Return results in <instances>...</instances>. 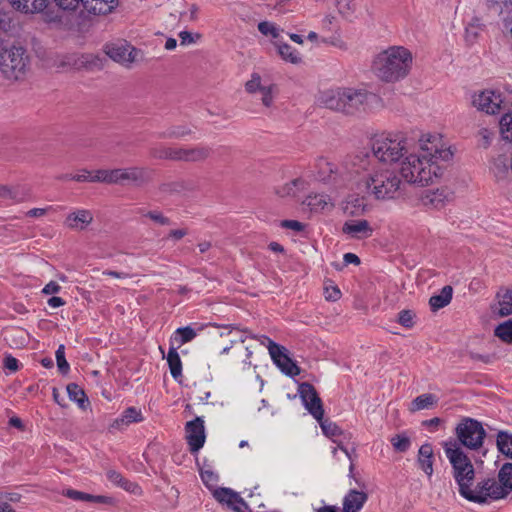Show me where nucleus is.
<instances>
[{
	"label": "nucleus",
	"instance_id": "19",
	"mask_svg": "<svg viewBox=\"0 0 512 512\" xmlns=\"http://www.w3.org/2000/svg\"><path fill=\"white\" fill-rule=\"evenodd\" d=\"M453 199V193L448 188L427 190L420 198L422 205L429 209H441Z\"/></svg>",
	"mask_w": 512,
	"mask_h": 512
},
{
	"label": "nucleus",
	"instance_id": "59",
	"mask_svg": "<svg viewBox=\"0 0 512 512\" xmlns=\"http://www.w3.org/2000/svg\"><path fill=\"white\" fill-rule=\"evenodd\" d=\"M179 38H180V44L183 46H186V45L195 43L196 40L201 38V34L196 33L195 35H193L189 31H181L179 33Z\"/></svg>",
	"mask_w": 512,
	"mask_h": 512
},
{
	"label": "nucleus",
	"instance_id": "36",
	"mask_svg": "<svg viewBox=\"0 0 512 512\" xmlns=\"http://www.w3.org/2000/svg\"><path fill=\"white\" fill-rule=\"evenodd\" d=\"M196 335L195 330L190 326L178 328L171 338L172 346L176 344V347L179 348L183 344L192 341Z\"/></svg>",
	"mask_w": 512,
	"mask_h": 512
},
{
	"label": "nucleus",
	"instance_id": "20",
	"mask_svg": "<svg viewBox=\"0 0 512 512\" xmlns=\"http://www.w3.org/2000/svg\"><path fill=\"white\" fill-rule=\"evenodd\" d=\"M93 213L88 209H76L65 217L64 226L70 230L83 231L93 222Z\"/></svg>",
	"mask_w": 512,
	"mask_h": 512
},
{
	"label": "nucleus",
	"instance_id": "4",
	"mask_svg": "<svg viewBox=\"0 0 512 512\" xmlns=\"http://www.w3.org/2000/svg\"><path fill=\"white\" fill-rule=\"evenodd\" d=\"M412 63L413 55L409 49L391 46L375 56L372 70L380 80L393 83L409 74Z\"/></svg>",
	"mask_w": 512,
	"mask_h": 512
},
{
	"label": "nucleus",
	"instance_id": "13",
	"mask_svg": "<svg viewBox=\"0 0 512 512\" xmlns=\"http://www.w3.org/2000/svg\"><path fill=\"white\" fill-rule=\"evenodd\" d=\"M114 185L142 187L152 180L153 172L147 167L115 168Z\"/></svg>",
	"mask_w": 512,
	"mask_h": 512
},
{
	"label": "nucleus",
	"instance_id": "15",
	"mask_svg": "<svg viewBox=\"0 0 512 512\" xmlns=\"http://www.w3.org/2000/svg\"><path fill=\"white\" fill-rule=\"evenodd\" d=\"M298 392L305 408L309 411V413L316 420H321L324 416V408L322 400L314 386L308 382H303L299 385Z\"/></svg>",
	"mask_w": 512,
	"mask_h": 512
},
{
	"label": "nucleus",
	"instance_id": "9",
	"mask_svg": "<svg viewBox=\"0 0 512 512\" xmlns=\"http://www.w3.org/2000/svg\"><path fill=\"white\" fill-rule=\"evenodd\" d=\"M457 443L463 445L469 450H479L484 443L486 431L481 422L465 417L455 428Z\"/></svg>",
	"mask_w": 512,
	"mask_h": 512
},
{
	"label": "nucleus",
	"instance_id": "21",
	"mask_svg": "<svg viewBox=\"0 0 512 512\" xmlns=\"http://www.w3.org/2000/svg\"><path fill=\"white\" fill-rule=\"evenodd\" d=\"M342 232L354 239H365L372 235L373 229L367 220H350L344 223Z\"/></svg>",
	"mask_w": 512,
	"mask_h": 512
},
{
	"label": "nucleus",
	"instance_id": "24",
	"mask_svg": "<svg viewBox=\"0 0 512 512\" xmlns=\"http://www.w3.org/2000/svg\"><path fill=\"white\" fill-rule=\"evenodd\" d=\"M118 5V0H84L82 8L89 14L106 15Z\"/></svg>",
	"mask_w": 512,
	"mask_h": 512
},
{
	"label": "nucleus",
	"instance_id": "51",
	"mask_svg": "<svg viewBox=\"0 0 512 512\" xmlns=\"http://www.w3.org/2000/svg\"><path fill=\"white\" fill-rule=\"evenodd\" d=\"M316 166L319 168V179L327 180L330 178L331 173L333 172L332 164L325 158H319L316 160Z\"/></svg>",
	"mask_w": 512,
	"mask_h": 512
},
{
	"label": "nucleus",
	"instance_id": "31",
	"mask_svg": "<svg viewBox=\"0 0 512 512\" xmlns=\"http://www.w3.org/2000/svg\"><path fill=\"white\" fill-rule=\"evenodd\" d=\"M438 397L432 393H425L412 400L409 411L414 413L424 409L434 408L438 404Z\"/></svg>",
	"mask_w": 512,
	"mask_h": 512
},
{
	"label": "nucleus",
	"instance_id": "25",
	"mask_svg": "<svg viewBox=\"0 0 512 512\" xmlns=\"http://www.w3.org/2000/svg\"><path fill=\"white\" fill-rule=\"evenodd\" d=\"M368 499L367 493L351 489L343 499V512H359Z\"/></svg>",
	"mask_w": 512,
	"mask_h": 512
},
{
	"label": "nucleus",
	"instance_id": "56",
	"mask_svg": "<svg viewBox=\"0 0 512 512\" xmlns=\"http://www.w3.org/2000/svg\"><path fill=\"white\" fill-rule=\"evenodd\" d=\"M62 179L73 180L76 182H92L93 172L83 169L75 175H65Z\"/></svg>",
	"mask_w": 512,
	"mask_h": 512
},
{
	"label": "nucleus",
	"instance_id": "17",
	"mask_svg": "<svg viewBox=\"0 0 512 512\" xmlns=\"http://www.w3.org/2000/svg\"><path fill=\"white\" fill-rule=\"evenodd\" d=\"M212 148L206 145L177 147V161L188 163L204 162L210 158Z\"/></svg>",
	"mask_w": 512,
	"mask_h": 512
},
{
	"label": "nucleus",
	"instance_id": "3",
	"mask_svg": "<svg viewBox=\"0 0 512 512\" xmlns=\"http://www.w3.org/2000/svg\"><path fill=\"white\" fill-rule=\"evenodd\" d=\"M318 103L346 116H359L383 107L377 94L363 87L336 86L318 93Z\"/></svg>",
	"mask_w": 512,
	"mask_h": 512
},
{
	"label": "nucleus",
	"instance_id": "63",
	"mask_svg": "<svg viewBox=\"0 0 512 512\" xmlns=\"http://www.w3.org/2000/svg\"><path fill=\"white\" fill-rule=\"evenodd\" d=\"M201 478L203 482L211 489L213 490L214 483L217 480L216 475L213 472L205 471L201 473Z\"/></svg>",
	"mask_w": 512,
	"mask_h": 512
},
{
	"label": "nucleus",
	"instance_id": "62",
	"mask_svg": "<svg viewBox=\"0 0 512 512\" xmlns=\"http://www.w3.org/2000/svg\"><path fill=\"white\" fill-rule=\"evenodd\" d=\"M281 226L283 228L291 229L297 232L302 231L304 229V225L297 220H283L281 222Z\"/></svg>",
	"mask_w": 512,
	"mask_h": 512
},
{
	"label": "nucleus",
	"instance_id": "49",
	"mask_svg": "<svg viewBox=\"0 0 512 512\" xmlns=\"http://www.w3.org/2000/svg\"><path fill=\"white\" fill-rule=\"evenodd\" d=\"M390 442L396 452L404 453L411 445L410 438L404 434H397L390 439Z\"/></svg>",
	"mask_w": 512,
	"mask_h": 512
},
{
	"label": "nucleus",
	"instance_id": "10",
	"mask_svg": "<svg viewBox=\"0 0 512 512\" xmlns=\"http://www.w3.org/2000/svg\"><path fill=\"white\" fill-rule=\"evenodd\" d=\"M506 498L503 489L498 479L496 478H483L477 482L475 487H472L465 499L478 503L485 504L489 500H499Z\"/></svg>",
	"mask_w": 512,
	"mask_h": 512
},
{
	"label": "nucleus",
	"instance_id": "23",
	"mask_svg": "<svg viewBox=\"0 0 512 512\" xmlns=\"http://www.w3.org/2000/svg\"><path fill=\"white\" fill-rule=\"evenodd\" d=\"M497 303L491 309L499 317H506L512 314V290L500 289L496 294Z\"/></svg>",
	"mask_w": 512,
	"mask_h": 512
},
{
	"label": "nucleus",
	"instance_id": "28",
	"mask_svg": "<svg viewBox=\"0 0 512 512\" xmlns=\"http://www.w3.org/2000/svg\"><path fill=\"white\" fill-rule=\"evenodd\" d=\"M307 182L302 178H296L275 189V193L281 198H293L306 190Z\"/></svg>",
	"mask_w": 512,
	"mask_h": 512
},
{
	"label": "nucleus",
	"instance_id": "40",
	"mask_svg": "<svg viewBox=\"0 0 512 512\" xmlns=\"http://www.w3.org/2000/svg\"><path fill=\"white\" fill-rule=\"evenodd\" d=\"M278 53L283 60L289 61L293 64H297L301 61L299 53L293 49L289 44L279 42L276 44Z\"/></svg>",
	"mask_w": 512,
	"mask_h": 512
},
{
	"label": "nucleus",
	"instance_id": "34",
	"mask_svg": "<svg viewBox=\"0 0 512 512\" xmlns=\"http://www.w3.org/2000/svg\"><path fill=\"white\" fill-rule=\"evenodd\" d=\"M497 479L507 497L512 491V463H504L498 471Z\"/></svg>",
	"mask_w": 512,
	"mask_h": 512
},
{
	"label": "nucleus",
	"instance_id": "11",
	"mask_svg": "<svg viewBox=\"0 0 512 512\" xmlns=\"http://www.w3.org/2000/svg\"><path fill=\"white\" fill-rule=\"evenodd\" d=\"M104 51L109 58L126 68L142 61L144 55L142 50L137 49L127 41L106 44Z\"/></svg>",
	"mask_w": 512,
	"mask_h": 512
},
{
	"label": "nucleus",
	"instance_id": "57",
	"mask_svg": "<svg viewBox=\"0 0 512 512\" xmlns=\"http://www.w3.org/2000/svg\"><path fill=\"white\" fill-rule=\"evenodd\" d=\"M414 316L411 310H402L398 315V322L406 328H411L414 324Z\"/></svg>",
	"mask_w": 512,
	"mask_h": 512
},
{
	"label": "nucleus",
	"instance_id": "14",
	"mask_svg": "<svg viewBox=\"0 0 512 512\" xmlns=\"http://www.w3.org/2000/svg\"><path fill=\"white\" fill-rule=\"evenodd\" d=\"M472 104L477 110L494 115L505 110L509 103L499 91L483 90L473 96Z\"/></svg>",
	"mask_w": 512,
	"mask_h": 512
},
{
	"label": "nucleus",
	"instance_id": "32",
	"mask_svg": "<svg viewBox=\"0 0 512 512\" xmlns=\"http://www.w3.org/2000/svg\"><path fill=\"white\" fill-rule=\"evenodd\" d=\"M194 130L188 125H174L160 132L158 137L161 139H183L191 136Z\"/></svg>",
	"mask_w": 512,
	"mask_h": 512
},
{
	"label": "nucleus",
	"instance_id": "37",
	"mask_svg": "<svg viewBox=\"0 0 512 512\" xmlns=\"http://www.w3.org/2000/svg\"><path fill=\"white\" fill-rule=\"evenodd\" d=\"M149 155L154 159L177 161V147L163 145L152 147Z\"/></svg>",
	"mask_w": 512,
	"mask_h": 512
},
{
	"label": "nucleus",
	"instance_id": "26",
	"mask_svg": "<svg viewBox=\"0 0 512 512\" xmlns=\"http://www.w3.org/2000/svg\"><path fill=\"white\" fill-rule=\"evenodd\" d=\"M143 420L142 413L135 407L127 408L119 418H116L109 426L110 431L123 430L131 423L141 422Z\"/></svg>",
	"mask_w": 512,
	"mask_h": 512
},
{
	"label": "nucleus",
	"instance_id": "18",
	"mask_svg": "<svg viewBox=\"0 0 512 512\" xmlns=\"http://www.w3.org/2000/svg\"><path fill=\"white\" fill-rule=\"evenodd\" d=\"M212 494L219 503L226 505L234 512H245L248 508L240 495L230 488H214Z\"/></svg>",
	"mask_w": 512,
	"mask_h": 512
},
{
	"label": "nucleus",
	"instance_id": "41",
	"mask_svg": "<svg viewBox=\"0 0 512 512\" xmlns=\"http://www.w3.org/2000/svg\"><path fill=\"white\" fill-rule=\"evenodd\" d=\"M275 363L281 369L282 372L289 376H296L300 373L299 367L287 354L282 356V358L277 359V362Z\"/></svg>",
	"mask_w": 512,
	"mask_h": 512
},
{
	"label": "nucleus",
	"instance_id": "27",
	"mask_svg": "<svg viewBox=\"0 0 512 512\" xmlns=\"http://www.w3.org/2000/svg\"><path fill=\"white\" fill-rule=\"evenodd\" d=\"M485 29L483 19L479 16H473L469 22H467L464 31V40L467 45H474L482 32Z\"/></svg>",
	"mask_w": 512,
	"mask_h": 512
},
{
	"label": "nucleus",
	"instance_id": "33",
	"mask_svg": "<svg viewBox=\"0 0 512 512\" xmlns=\"http://www.w3.org/2000/svg\"><path fill=\"white\" fill-rule=\"evenodd\" d=\"M453 289L451 286H444L438 295H433L429 299V305L433 311H437L447 306L452 300Z\"/></svg>",
	"mask_w": 512,
	"mask_h": 512
},
{
	"label": "nucleus",
	"instance_id": "61",
	"mask_svg": "<svg viewBox=\"0 0 512 512\" xmlns=\"http://www.w3.org/2000/svg\"><path fill=\"white\" fill-rule=\"evenodd\" d=\"M88 502L109 505V506H113L116 504V500L113 497L105 496V495H92V494H90V498H89Z\"/></svg>",
	"mask_w": 512,
	"mask_h": 512
},
{
	"label": "nucleus",
	"instance_id": "2",
	"mask_svg": "<svg viewBox=\"0 0 512 512\" xmlns=\"http://www.w3.org/2000/svg\"><path fill=\"white\" fill-rule=\"evenodd\" d=\"M352 171L359 192L375 200H391L400 195L401 179L396 171L375 163L368 154L354 157Z\"/></svg>",
	"mask_w": 512,
	"mask_h": 512
},
{
	"label": "nucleus",
	"instance_id": "29",
	"mask_svg": "<svg viewBox=\"0 0 512 512\" xmlns=\"http://www.w3.org/2000/svg\"><path fill=\"white\" fill-rule=\"evenodd\" d=\"M106 475L110 482L116 486L121 487L125 491L135 495H140L142 493V490L137 483L131 482L124 478L118 471L110 469L107 471Z\"/></svg>",
	"mask_w": 512,
	"mask_h": 512
},
{
	"label": "nucleus",
	"instance_id": "12",
	"mask_svg": "<svg viewBox=\"0 0 512 512\" xmlns=\"http://www.w3.org/2000/svg\"><path fill=\"white\" fill-rule=\"evenodd\" d=\"M49 0H9L12 7L21 13H39L43 11ZM57 6L63 11H76L82 7L84 0H54Z\"/></svg>",
	"mask_w": 512,
	"mask_h": 512
},
{
	"label": "nucleus",
	"instance_id": "16",
	"mask_svg": "<svg viewBox=\"0 0 512 512\" xmlns=\"http://www.w3.org/2000/svg\"><path fill=\"white\" fill-rule=\"evenodd\" d=\"M186 441L191 453H197L206 440L204 421L201 417H196L188 421L185 425Z\"/></svg>",
	"mask_w": 512,
	"mask_h": 512
},
{
	"label": "nucleus",
	"instance_id": "50",
	"mask_svg": "<svg viewBox=\"0 0 512 512\" xmlns=\"http://www.w3.org/2000/svg\"><path fill=\"white\" fill-rule=\"evenodd\" d=\"M320 424V427L323 431V433L327 437H334L341 434L340 428L337 426L336 423L332 422L329 419H324V417L321 420H317Z\"/></svg>",
	"mask_w": 512,
	"mask_h": 512
},
{
	"label": "nucleus",
	"instance_id": "22",
	"mask_svg": "<svg viewBox=\"0 0 512 512\" xmlns=\"http://www.w3.org/2000/svg\"><path fill=\"white\" fill-rule=\"evenodd\" d=\"M419 468L430 478L434 472V450L430 443L420 446L417 454Z\"/></svg>",
	"mask_w": 512,
	"mask_h": 512
},
{
	"label": "nucleus",
	"instance_id": "8",
	"mask_svg": "<svg viewBox=\"0 0 512 512\" xmlns=\"http://www.w3.org/2000/svg\"><path fill=\"white\" fill-rule=\"evenodd\" d=\"M31 66L27 50L22 46L4 47L0 52V71L10 81L24 80Z\"/></svg>",
	"mask_w": 512,
	"mask_h": 512
},
{
	"label": "nucleus",
	"instance_id": "30",
	"mask_svg": "<svg viewBox=\"0 0 512 512\" xmlns=\"http://www.w3.org/2000/svg\"><path fill=\"white\" fill-rule=\"evenodd\" d=\"M303 204L307 205L314 212L331 209L334 206L330 197L326 194H310L303 201Z\"/></svg>",
	"mask_w": 512,
	"mask_h": 512
},
{
	"label": "nucleus",
	"instance_id": "53",
	"mask_svg": "<svg viewBox=\"0 0 512 512\" xmlns=\"http://www.w3.org/2000/svg\"><path fill=\"white\" fill-rule=\"evenodd\" d=\"M277 92L275 84L267 85V88L263 92H261V102L264 107L270 108L274 103V96Z\"/></svg>",
	"mask_w": 512,
	"mask_h": 512
},
{
	"label": "nucleus",
	"instance_id": "64",
	"mask_svg": "<svg viewBox=\"0 0 512 512\" xmlns=\"http://www.w3.org/2000/svg\"><path fill=\"white\" fill-rule=\"evenodd\" d=\"M188 234V230L186 228L173 229L168 233V238L173 239L175 241L181 240Z\"/></svg>",
	"mask_w": 512,
	"mask_h": 512
},
{
	"label": "nucleus",
	"instance_id": "42",
	"mask_svg": "<svg viewBox=\"0 0 512 512\" xmlns=\"http://www.w3.org/2000/svg\"><path fill=\"white\" fill-rule=\"evenodd\" d=\"M494 335L505 343H512V320H507L497 325Z\"/></svg>",
	"mask_w": 512,
	"mask_h": 512
},
{
	"label": "nucleus",
	"instance_id": "43",
	"mask_svg": "<svg viewBox=\"0 0 512 512\" xmlns=\"http://www.w3.org/2000/svg\"><path fill=\"white\" fill-rule=\"evenodd\" d=\"M67 393L72 401L78 403L80 407H84V403L87 401L84 390L75 383H70L67 386Z\"/></svg>",
	"mask_w": 512,
	"mask_h": 512
},
{
	"label": "nucleus",
	"instance_id": "7",
	"mask_svg": "<svg viewBox=\"0 0 512 512\" xmlns=\"http://www.w3.org/2000/svg\"><path fill=\"white\" fill-rule=\"evenodd\" d=\"M239 334L236 340H232V343L234 345L230 347H225L222 350V354H229L232 352V357L235 362H241L246 365H250L249 359L252 355V352L248 349V347L243 346V343L246 341L248 337L252 339L258 340L262 345L266 346L268 348L269 354L274 362H277V359L282 358L286 354V349L284 346H281L274 341H272L269 337L265 335L257 336L253 335L248 330H241L237 327L232 328L229 331V335L233 333Z\"/></svg>",
	"mask_w": 512,
	"mask_h": 512
},
{
	"label": "nucleus",
	"instance_id": "46",
	"mask_svg": "<svg viewBox=\"0 0 512 512\" xmlns=\"http://www.w3.org/2000/svg\"><path fill=\"white\" fill-rule=\"evenodd\" d=\"M499 125L503 139L506 141H512V112L504 114Z\"/></svg>",
	"mask_w": 512,
	"mask_h": 512
},
{
	"label": "nucleus",
	"instance_id": "58",
	"mask_svg": "<svg viewBox=\"0 0 512 512\" xmlns=\"http://www.w3.org/2000/svg\"><path fill=\"white\" fill-rule=\"evenodd\" d=\"M63 495L72 499V500H75V501H86L88 502L89 501V498H90V494L88 493H85V492H81V491H77V490H74V489H67L65 491H63Z\"/></svg>",
	"mask_w": 512,
	"mask_h": 512
},
{
	"label": "nucleus",
	"instance_id": "1",
	"mask_svg": "<svg viewBox=\"0 0 512 512\" xmlns=\"http://www.w3.org/2000/svg\"><path fill=\"white\" fill-rule=\"evenodd\" d=\"M419 150V154L408 152L400 173L408 183L428 185L443 174L444 166L440 162H449L453 152L437 134L423 135L419 139Z\"/></svg>",
	"mask_w": 512,
	"mask_h": 512
},
{
	"label": "nucleus",
	"instance_id": "38",
	"mask_svg": "<svg viewBox=\"0 0 512 512\" xmlns=\"http://www.w3.org/2000/svg\"><path fill=\"white\" fill-rule=\"evenodd\" d=\"M493 172L498 179H504L511 173L510 158L505 155H499L494 159Z\"/></svg>",
	"mask_w": 512,
	"mask_h": 512
},
{
	"label": "nucleus",
	"instance_id": "54",
	"mask_svg": "<svg viewBox=\"0 0 512 512\" xmlns=\"http://www.w3.org/2000/svg\"><path fill=\"white\" fill-rule=\"evenodd\" d=\"M258 30L265 36H271L275 39L279 37V29L271 22H260L258 24Z\"/></svg>",
	"mask_w": 512,
	"mask_h": 512
},
{
	"label": "nucleus",
	"instance_id": "35",
	"mask_svg": "<svg viewBox=\"0 0 512 512\" xmlns=\"http://www.w3.org/2000/svg\"><path fill=\"white\" fill-rule=\"evenodd\" d=\"M167 362L169 365L170 373L174 379L182 376V362L177 352V347H170L167 354Z\"/></svg>",
	"mask_w": 512,
	"mask_h": 512
},
{
	"label": "nucleus",
	"instance_id": "60",
	"mask_svg": "<svg viewBox=\"0 0 512 512\" xmlns=\"http://www.w3.org/2000/svg\"><path fill=\"white\" fill-rule=\"evenodd\" d=\"M324 296L327 301H337L341 297V291L336 285L325 286Z\"/></svg>",
	"mask_w": 512,
	"mask_h": 512
},
{
	"label": "nucleus",
	"instance_id": "6",
	"mask_svg": "<svg viewBox=\"0 0 512 512\" xmlns=\"http://www.w3.org/2000/svg\"><path fill=\"white\" fill-rule=\"evenodd\" d=\"M371 151L381 163H397L408 154V141L401 133L384 132L371 139Z\"/></svg>",
	"mask_w": 512,
	"mask_h": 512
},
{
	"label": "nucleus",
	"instance_id": "5",
	"mask_svg": "<svg viewBox=\"0 0 512 512\" xmlns=\"http://www.w3.org/2000/svg\"><path fill=\"white\" fill-rule=\"evenodd\" d=\"M442 447L451 464L452 476L458 485L459 494L465 498L475 481L474 465L456 440L445 441L442 443Z\"/></svg>",
	"mask_w": 512,
	"mask_h": 512
},
{
	"label": "nucleus",
	"instance_id": "52",
	"mask_svg": "<svg viewBox=\"0 0 512 512\" xmlns=\"http://www.w3.org/2000/svg\"><path fill=\"white\" fill-rule=\"evenodd\" d=\"M490 9L498 11L500 14L512 12V0H486Z\"/></svg>",
	"mask_w": 512,
	"mask_h": 512
},
{
	"label": "nucleus",
	"instance_id": "44",
	"mask_svg": "<svg viewBox=\"0 0 512 512\" xmlns=\"http://www.w3.org/2000/svg\"><path fill=\"white\" fill-rule=\"evenodd\" d=\"M267 88L262 83V78L258 73H253L251 79L245 83V89L249 94L261 93Z\"/></svg>",
	"mask_w": 512,
	"mask_h": 512
},
{
	"label": "nucleus",
	"instance_id": "45",
	"mask_svg": "<svg viewBox=\"0 0 512 512\" xmlns=\"http://www.w3.org/2000/svg\"><path fill=\"white\" fill-rule=\"evenodd\" d=\"M115 169H98L93 172L92 182L114 185Z\"/></svg>",
	"mask_w": 512,
	"mask_h": 512
},
{
	"label": "nucleus",
	"instance_id": "47",
	"mask_svg": "<svg viewBox=\"0 0 512 512\" xmlns=\"http://www.w3.org/2000/svg\"><path fill=\"white\" fill-rule=\"evenodd\" d=\"M0 198L9 199L16 203L23 201L24 197L21 195L19 190L15 187L0 184Z\"/></svg>",
	"mask_w": 512,
	"mask_h": 512
},
{
	"label": "nucleus",
	"instance_id": "55",
	"mask_svg": "<svg viewBox=\"0 0 512 512\" xmlns=\"http://www.w3.org/2000/svg\"><path fill=\"white\" fill-rule=\"evenodd\" d=\"M56 361L59 371L62 374H66L69 371V364L65 358V347L60 345L56 350Z\"/></svg>",
	"mask_w": 512,
	"mask_h": 512
},
{
	"label": "nucleus",
	"instance_id": "48",
	"mask_svg": "<svg viewBox=\"0 0 512 512\" xmlns=\"http://www.w3.org/2000/svg\"><path fill=\"white\" fill-rule=\"evenodd\" d=\"M141 214L158 225L169 226L171 224V220L160 210L141 211Z\"/></svg>",
	"mask_w": 512,
	"mask_h": 512
},
{
	"label": "nucleus",
	"instance_id": "39",
	"mask_svg": "<svg viewBox=\"0 0 512 512\" xmlns=\"http://www.w3.org/2000/svg\"><path fill=\"white\" fill-rule=\"evenodd\" d=\"M497 447L506 457L512 459V434L506 431H500L497 434Z\"/></svg>",
	"mask_w": 512,
	"mask_h": 512
}]
</instances>
